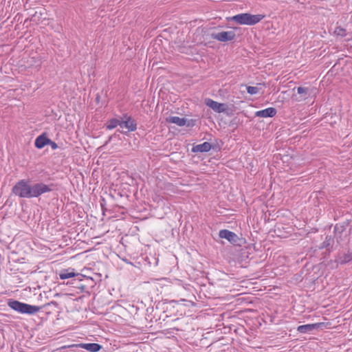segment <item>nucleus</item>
Listing matches in <instances>:
<instances>
[{"mask_svg":"<svg viewBox=\"0 0 352 352\" xmlns=\"http://www.w3.org/2000/svg\"><path fill=\"white\" fill-rule=\"evenodd\" d=\"M264 86L263 84L258 83L257 86H247L246 89L247 92L251 95H254L258 93V91L262 89V87Z\"/></svg>","mask_w":352,"mask_h":352,"instance_id":"obj_17","label":"nucleus"},{"mask_svg":"<svg viewBox=\"0 0 352 352\" xmlns=\"http://www.w3.org/2000/svg\"><path fill=\"white\" fill-rule=\"evenodd\" d=\"M47 145H50L53 150H55L58 148V144L56 142L52 141L50 139H48Z\"/></svg>","mask_w":352,"mask_h":352,"instance_id":"obj_22","label":"nucleus"},{"mask_svg":"<svg viewBox=\"0 0 352 352\" xmlns=\"http://www.w3.org/2000/svg\"><path fill=\"white\" fill-rule=\"evenodd\" d=\"M277 111L274 107H268L267 109L258 111L255 113V116L261 118H272L276 116Z\"/></svg>","mask_w":352,"mask_h":352,"instance_id":"obj_9","label":"nucleus"},{"mask_svg":"<svg viewBox=\"0 0 352 352\" xmlns=\"http://www.w3.org/2000/svg\"><path fill=\"white\" fill-rule=\"evenodd\" d=\"M219 236L221 239H227L230 243L234 245H239L240 238L233 232L228 230H221L219 231Z\"/></svg>","mask_w":352,"mask_h":352,"instance_id":"obj_6","label":"nucleus"},{"mask_svg":"<svg viewBox=\"0 0 352 352\" xmlns=\"http://www.w3.org/2000/svg\"><path fill=\"white\" fill-rule=\"evenodd\" d=\"M14 195L20 198H31V184L27 179H21L12 188Z\"/></svg>","mask_w":352,"mask_h":352,"instance_id":"obj_3","label":"nucleus"},{"mask_svg":"<svg viewBox=\"0 0 352 352\" xmlns=\"http://www.w3.org/2000/svg\"><path fill=\"white\" fill-rule=\"evenodd\" d=\"M334 33L336 34H337L338 36L344 37L346 35V29L339 26V27L336 28Z\"/></svg>","mask_w":352,"mask_h":352,"instance_id":"obj_20","label":"nucleus"},{"mask_svg":"<svg viewBox=\"0 0 352 352\" xmlns=\"http://www.w3.org/2000/svg\"><path fill=\"white\" fill-rule=\"evenodd\" d=\"M146 311L148 312H153V307H149L146 309Z\"/></svg>","mask_w":352,"mask_h":352,"instance_id":"obj_24","label":"nucleus"},{"mask_svg":"<svg viewBox=\"0 0 352 352\" xmlns=\"http://www.w3.org/2000/svg\"><path fill=\"white\" fill-rule=\"evenodd\" d=\"M339 260L340 263L342 265L349 263L352 260V253L348 252L347 254H344L340 257Z\"/></svg>","mask_w":352,"mask_h":352,"instance_id":"obj_19","label":"nucleus"},{"mask_svg":"<svg viewBox=\"0 0 352 352\" xmlns=\"http://www.w3.org/2000/svg\"><path fill=\"white\" fill-rule=\"evenodd\" d=\"M76 346L90 352H98L102 349V346L98 343H80L77 344Z\"/></svg>","mask_w":352,"mask_h":352,"instance_id":"obj_11","label":"nucleus"},{"mask_svg":"<svg viewBox=\"0 0 352 352\" xmlns=\"http://www.w3.org/2000/svg\"><path fill=\"white\" fill-rule=\"evenodd\" d=\"M8 305L11 309L21 314L32 315L38 312L41 309V307L28 305L15 300H10Z\"/></svg>","mask_w":352,"mask_h":352,"instance_id":"obj_1","label":"nucleus"},{"mask_svg":"<svg viewBox=\"0 0 352 352\" xmlns=\"http://www.w3.org/2000/svg\"><path fill=\"white\" fill-rule=\"evenodd\" d=\"M146 320H148V318H146ZM149 320H150V322H152L153 321V318H149Z\"/></svg>","mask_w":352,"mask_h":352,"instance_id":"obj_25","label":"nucleus"},{"mask_svg":"<svg viewBox=\"0 0 352 352\" xmlns=\"http://www.w3.org/2000/svg\"><path fill=\"white\" fill-rule=\"evenodd\" d=\"M264 17L265 15L263 14L242 13L233 16L230 19L241 25H253L260 22Z\"/></svg>","mask_w":352,"mask_h":352,"instance_id":"obj_2","label":"nucleus"},{"mask_svg":"<svg viewBox=\"0 0 352 352\" xmlns=\"http://www.w3.org/2000/svg\"><path fill=\"white\" fill-rule=\"evenodd\" d=\"M205 104L217 113L226 112L228 109V105L226 104L219 103L210 98H206L205 100Z\"/></svg>","mask_w":352,"mask_h":352,"instance_id":"obj_7","label":"nucleus"},{"mask_svg":"<svg viewBox=\"0 0 352 352\" xmlns=\"http://www.w3.org/2000/svg\"><path fill=\"white\" fill-rule=\"evenodd\" d=\"M211 148L212 145L209 142H205L202 144L193 146L191 151L192 153H204L209 151Z\"/></svg>","mask_w":352,"mask_h":352,"instance_id":"obj_12","label":"nucleus"},{"mask_svg":"<svg viewBox=\"0 0 352 352\" xmlns=\"http://www.w3.org/2000/svg\"><path fill=\"white\" fill-rule=\"evenodd\" d=\"M236 34L234 31L221 32L219 33H212L211 37L221 42H228L234 39Z\"/></svg>","mask_w":352,"mask_h":352,"instance_id":"obj_5","label":"nucleus"},{"mask_svg":"<svg viewBox=\"0 0 352 352\" xmlns=\"http://www.w3.org/2000/svg\"><path fill=\"white\" fill-rule=\"evenodd\" d=\"M166 122L168 123H173L179 126H183L186 124L187 119L184 118H179L178 116H169L166 118Z\"/></svg>","mask_w":352,"mask_h":352,"instance_id":"obj_14","label":"nucleus"},{"mask_svg":"<svg viewBox=\"0 0 352 352\" xmlns=\"http://www.w3.org/2000/svg\"><path fill=\"white\" fill-rule=\"evenodd\" d=\"M121 119V128L125 127L128 131H135L137 129V123L131 116L125 114Z\"/></svg>","mask_w":352,"mask_h":352,"instance_id":"obj_8","label":"nucleus"},{"mask_svg":"<svg viewBox=\"0 0 352 352\" xmlns=\"http://www.w3.org/2000/svg\"><path fill=\"white\" fill-rule=\"evenodd\" d=\"M54 184H46L43 182L31 184V198L38 197L41 195L53 190Z\"/></svg>","mask_w":352,"mask_h":352,"instance_id":"obj_4","label":"nucleus"},{"mask_svg":"<svg viewBox=\"0 0 352 352\" xmlns=\"http://www.w3.org/2000/svg\"><path fill=\"white\" fill-rule=\"evenodd\" d=\"M298 94L300 96L296 98V100L300 102L307 99L310 95V91L308 87H299L297 89Z\"/></svg>","mask_w":352,"mask_h":352,"instance_id":"obj_15","label":"nucleus"},{"mask_svg":"<svg viewBox=\"0 0 352 352\" xmlns=\"http://www.w3.org/2000/svg\"><path fill=\"white\" fill-rule=\"evenodd\" d=\"M117 126H121V120L117 118H112L107 123V129L109 130L116 128Z\"/></svg>","mask_w":352,"mask_h":352,"instance_id":"obj_18","label":"nucleus"},{"mask_svg":"<svg viewBox=\"0 0 352 352\" xmlns=\"http://www.w3.org/2000/svg\"><path fill=\"white\" fill-rule=\"evenodd\" d=\"M48 138L46 135V133H43L41 135L38 136L34 142V145L37 148H42L45 145H47Z\"/></svg>","mask_w":352,"mask_h":352,"instance_id":"obj_13","label":"nucleus"},{"mask_svg":"<svg viewBox=\"0 0 352 352\" xmlns=\"http://www.w3.org/2000/svg\"><path fill=\"white\" fill-rule=\"evenodd\" d=\"M48 306H54V307L57 308L58 306V304L56 301H51L50 302L46 303L43 305V307H46Z\"/></svg>","mask_w":352,"mask_h":352,"instance_id":"obj_23","label":"nucleus"},{"mask_svg":"<svg viewBox=\"0 0 352 352\" xmlns=\"http://www.w3.org/2000/svg\"><path fill=\"white\" fill-rule=\"evenodd\" d=\"M331 239L327 237L325 241L322 243V248H327L331 245Z\"/></svg>","mask_w":352,"mask_h":352,"instance_id":"obj_21","label":"nucleus"},{"mask_svg":"<svg viewBox=\"0 0 352 352\" xmlns=\"http://www.w3.org/2000/svg\"><path fill=\"white\" fill-rule=\"evenodd\" d=\"M322 323H314V324H307L300 325L297 328V331L300 333H307L312 331L314 329L319 328Z\"/></svg>","mask_w":352,"mask_h":352,"instance_id":"obj_10","label":"nucleus"},{"mask_svg":"<svg viewBox=\"0 0 352 352\" xmlns=\"http://www.w3.org/2000/svg\"><path fill=\"white\" fill-rule=\"evenodd\" d=\"M78 275V274H76L74 272V269H66V270H62L60 272L59 277L60 279L64 280V279L74 277Z\"/></svg>","mask_w":352,"mask_h":352,"instance_id":"obj_16","label":"nucleus"}]
</instances>
